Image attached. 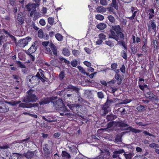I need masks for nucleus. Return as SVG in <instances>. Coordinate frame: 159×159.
Wrapping results in <instances>:
<instances>
[{
  "mask_svg": "<svg viewBox=\"0 0 159 159\" xmlns=\"http://www.w3.org/2000/svg\"><path fill=\"white\" fill-rule=\"evenodd\" d=\"M48 145L47 144H45V147L43 148V150L44 153V156L46 158L49 157L50 155V151L48 148L47 147L46 145Z\"/></svg>",
  "mask_w": 159,
  "mask_h": 159,
  "instance_id": "22",
  "label": "nucleus"
},
{
  "mask_svg": "<svg viewBox=\"0 0 159 159\" xmlns=\"http://www.w3.org/2000/svg\"><path fill=\"white\" fill-rule=\"evenodd\" d=\"M57 61V59L52 60L50 61V63L52 66H57L58 64Z\"/></svg>",
  "mask_w": 159,
  "mask_h": 159,
  "instance_id": "47",
  "label": "nucleus"
},
{
  "mask_svg": "<svg viewBox=\"0 0 159 159\" xmlns=\"http://www.w3.org/2000/svg\"><path fill=\"white\" fill-rule=\"evenodd\" d=\"M59 59L61 61H64V63L67 65H69L70 64V62L68 60L63 57H60Z\"/></svg>",
  "mask_w": 159,
  "mask_h": 159,
  "instance_id": "45",
  "label": "nucleus"
},
{
  "mask_svg": "<svg viewBox=\"0 0 159 159\" xmlns=\"http://www.w3.org/2000/svg\"><path fill=\"white\" fill-rule=\"evenodd\" d=\"M54 18L52 17H48V23L50 25H52L54 23Z\"/></svg>",
  "mask_w": 159,
  "mask_h": 159,
  "instance_id": "59",
  "label": "nucleus"
},
{
  "mask_svg": "<svg viewBox=\"0 0 159 159\" xmlns=\"http://www.w3.org/2000/svg\"><path fill=\"white\" fill-rule=\"evenodd\" d=\"M121 136L117 135L115 138V141L116 143H121L122 142L121 140Z\"/></svg>",
  "mask_w": 159,
  "mask_h": 159,
  "instance_id": "53",
  "label": "nucleus"
},
{
  "mask_svg": "<svg viewBox=\"0 0 159 159\" xmlns=\"http://www.w3.org/2000/svg\"><path fill=\"white\" fill-rule=\"evenodd\" d=\"M77 68L84 75H88L89 73H86L85 70L83 67L80 66H78Z\"/></svg>",
  "mask_w": 159,
  "mask_h": 159,
  "instance_id": "30",
  "label": "nucleus"
},
{
  "mask_svg": "<svg viewBox=\"0 0 159 159\" xmlns=\"http://www.w3.org/2000/svg\"><path fill=\"white\" fill-rule=\"evenodd\" d=\"M44 33L43 32L42 30L40 29L39 30L38 32V36L41 38H43L44 35Z\"/></svg>",
  "mask_w": 159,
  "mask_h": 159,
  "instance_id": "48",
  "label": "nucleus"
},
{
  "mask_svg": "<svg viewBox=\"0 0 159 159\" xmlns=\"http://www.w3.org/2000/svg\"><path fill=\"white\" fill-rule=\"evenodd\" d=\"M146 97L148 98L151 99L154 98L153 93L150 91L146 92Z\"/></svg>",
  "mask_w": 159,
  "mask_h": 159,
  "instance_id": "35",
  "label": "nucleus"
},
{
  "mask_svg": "<svg viewBox=\"0 0 159 159\" xmlns=\"http://www.w3.org/2000/svg\"><path fill=\"white\" fill-rule=\"evenodd\" d=\"M29 81L32 84L31 86L34 87L39 84L40 80L38 78H37L36 75L35 76H33L31 79H30Z\"/></svg>",
  "mask_w": 159,
  "mask_h": 159,
  "instance_id": "11",
  "label": "nucleus"
},
{
  "mask_svg": "<svg viewBox=\"0 0 159 159\" xmlns=\"http://www.w3.org/2000/svg\"><path fill=\"white\" fill-rule=\"evenodd\" d=\"M24 18L23 17L18 16L17 17V23L19 25H21L24 23Z\"/></svg>",
  "mask_w": 159,
  "mask_h": 159,
  "instance_id": "33",
  "label": "nucleus"
},
{
  "mask_svg": "<svg viewBox=\"0 0 159 159\" xmlns=\"http://www.w3.org/2000/svg\"><path fill=\"white\" fill-rule=\"evenodd\" d=\"M9 110V108L7 105L5 103L0 102V112L5 113Z\"/></svg>",
  "mask_w": 159,
  "mask_h": 159,
  "instance_id": "13",
  "label": "nucleus"
},
{
  "mask_svg": "<svg viewBox=\"0 0 159 159\" xmlns=\"http://www.w3.org/2000/svg\"><path fill=\"white\" fill-rule=\"evenodd\" d=\"M131 101H132V100L131 99H125V100H124L123 101V102H120V104H126L127 103H129Z\"/></svg>",
  "mask_w": 159,
  "mask_h": 159,
  "instance_id": "57",
  "label": "nucleus"
},
{
  "mask_svg": "<svg viewBox=\"0 0 159 159\" xmlns=\"http://www.w3.org/2000/svg\"><path fill=\"white\" fill-rule=\"evenodd\" d=\"M97 95L98 98L100 99H102L104 97L102 91L98 92L97 93Z\"/></svg>",
  "mask_w": 159,
  "mask_h": 159,
  "instance_id": "56",
  "label": "nucleus"
},
{
  "mask_svg": "<svg viewBox=\"0 0 159 159\" xmlns=\"http://www.w3.org/2000/svg\"><path fill=\"white\" fill-rule=\"evenodd\" d=\"M19 106L20 107L29 108V103H21L19 104Z\"/></svg>",
  "mask_w": 159,
  "mask_h": 159,
  "instance_id": "38",
  "label": "nucleus"
},
{
  "mask_svg": "<svg viewBox=\"0 0 159 159\" xmlns=\"http://www.w3.org/2000/svg\"><path fill=\"white\" fill-rule=\"evenodd\" d=\"M125 152V151L123 149H120L114 151L112 154V157L114 159L116 158H120V154H122Z\"/></svg>",
  "mask_w": 159,
  "mask_h": 159,
  "instance_id": "12",
  "label": "nucleus"
},
{
  "mask_svg": "<svg viewBox=\"0 0 159 159\" xmlns=\"http://www.w3.org/2000/svg\"><path fill=\"white\" fill-rule=\"evenodd\" d=\"M105 43L110 48H112L114 46V43L113 41L111 40H106L105 41Z\"/></svg>",
  "mask_w": 159,
  "mask_h": 159,
  "instance_id": "32",
  "label": "nucleus"
},
{
  "mask_svg": "<svg viewBox=\"0 0 159 159\" xmlns=\"http://www.w3.org/2000/svg\"><path fill=\"white\" fill-rule=\"evenodd\" d=\"M120 70L121 72L123 73H125V68L124 64L122 65L120 69Z\"/></svg>",
  "mask_w": 159,
  "mask_h": 159,
  "instance_id": "61",
  "label": "nucleus"
},
{
  "mask_svg": "<svg viewBox=\"0 0 159 159\" xmlns=\"http://www.w3.org/2000/svg\"><path fill=\"white\" fill-rule=\"evenodd\" d=\"M117 116L113 114L107 115L106 117V119L107 121H113V120H115Z\"/></svg>",
  "mask_w": 159,
  "mask_h": 159,
  "instance_id": "20",
  "label": "nucleus"
},
{
  "mask_svg": "<svg viewBox=\"0 0 159 159\" xmlns=\"http://www.w3.org/2000/svg\"><path fill=\"white\" fill-rule=\"evenodd\" d=\"M70 64L73 67H75L78 64V61L76 59L73 60L71 62Z\"/></svg>",
  "mask_w": 159,
  "mask_h": 159,
  "instance_id": "44",
  "label": "nucleus"
},
{
  "mask_svg": "<svg viewBox=\"0 0 159 159\" xmlns=\"http://www.w3.org/2000/svg\"><path fill=\"white\" fill-rule=\"evenodd\" d=\"M149 146L150 148H152L154 149H156L159 147V146L158 145V144L154 143H152L150 144L149 145Z\"/></svg>",
  "mask_w": 159,
  "mask_h": 159,
  "instance_id": "40",
  "label": "nucleus"
},
{
  "mask_svg": "<svg viewBox=\"0 0 159 159\" xmlns=\"http://www.w3.org/2000/svg\"><path fill=\"white\" fill-rule=\"evenodd\" d=\"M123 155L125 158V159H131V157L130 154L124 153Z\"/></svg>",
  "mask_w": 159,
  "mask_h": 159,
  "instance_id": "62",
  "label": "nucleus"
},
{
  "mask_svg": "<svg viewBox=\"0 0 159 159\" xmlns=\"http://www.w3.org/2000/svg\"><path fill=\"white\" fill-rule=\"evenodd\" d=\"M119 25L112 26L109 30V38L113 39L116 41L120 40H124L125 39V35Z\"/></svg>",
  "mask_w": 159,
  "mask_h": 159,
  "instance_id": "1",
  "label": "nucleus"
},
{
  "mask_svg": "<svg viewBox=\"0 0 159 159\" xmlns=\"http://www.w3.org/2000/svg\"><path fill=\"white\" fill-rule=\"evenodd\" d=\"M106 25L103 23H101L98 24L97 25V27L100 30H103L106 28Z\"/></svg>",
  "mask_w": 159,
  "mask_h": 159,
  "instance_id": "28",
  "label": "nucleus"
},
{
  "mask_svg": "<svg viewBox=\"0 0 159 159\" xmlns=\"http://www.w3.org/2000/svg\"><path fill=\"white\" fill-rule=\"evenodd\" d=\"M96 9L97 11L100 13L105 12L106 10V9L105 7L102 6L98 7Z\"/></svg>",
  "mask_w": 159,
  "mask_h": 159,
  "instance_id": "29",
  "label": "nucleus"
},
{
  "mask_svg": "<svg viewBox=\"0 0 159 159\" xmlns=\"http://www.w3.org/2000/svg\"><path fill=\"white\" fill-rule=\"evenodd\" d=\"M62 52L63 54L66 56H69L70 55V52L67 48H64L62 51Z\"/></svg>",
  "mask_w": 159,
  "mask_h": 159,
  "instance_id": "34",
  "label": "nucleus"
},
{
  "mask_svg": "<svg viewBox=\"0 0 159 159\" xmlns=\"http://www.w3.org/2000/svg\"><path fill=\"white\" fill-rule=\"evenodd\" d=\"M75 113L78 114V115L83 114L84 113V110L83 108L81 105H77L75 108Z\"/></svg>",
  "mask_w": 159,
  "mask_h": 159,
  "instance_id": "17",
  "label": "nucleus"
},
{
  "mask_svg": "<svg viewBox=\"0 0 159 159\" xmlns=\"http://www.w3.org/2000/svg\"><path fill=\"white\" fill-rule=\"evenodd\" d=\"M57 98V97L53 96L50 97H43L39 102V104L40 105H44L48 104L50 102L52 103L53 101H54Z\"/></svg>",
  "mask_w": 159,
  "mask_h": 159,
  "instance_id": "3",
  "label": "nucleus"
},
{
  "mask_svg": "<svg viewBox=\"0 0 159 159\" xmlns=\"http://www.w3.org/2000/svg\"><path fill=\"white\" fill-rule=\"evenodd\" d=\"M99 38L103 40H105L106 39V35L103 33H101L99 35Z\"/></svg>",
  "mask_w": 159,
  "mask_h": 159,
  "instance_id": "55",
  "label": "nucleus"
},
{
  "mask_svg": "<svg viewBox=\"0 0 159 159\" xmlns=\"http://www.w3.org/2000/svg\"><path fill=\"white\" fill-rule=\"evenodd\" d=\"M72 53L75 57H77L79 53V52L77 50H73L72 51Z\"/></svg>",
  "mask_w": 159,
  "mask_h": 159,
  "instance_id": "60",
  "label": "nucleus"
},
{
  "mask_svg": "<svg viewBox=\"0 0 159 159\" xmlns=\"http://www.w3.org/2000/svg\"><path fill=\"white\" fill-rule=\"evenodd\" d=\"M148 47L147 45H143L142 47V50L143 52L146 53L148 50Z\"/></svg>",
  "mask_w": 159,
  "mask_h": 159,
  "instance_id": "51",
  "label": "nucleus"
},
{
  "mask_svg": "<svg viewBox=\"0 0 159 159\" xmlns=\"http://www.w3.org/2000/svg\"><path fill=\"white\" fill-rule=\"evenodd\" d=\"M107 18L109 21L111 23H114L115 22V20L114 17L112 15H109Z\"/></svg>",
  "mask_w": 159,
  "mask_h": 159,
  "instance_id": "39",
  "label": "nucleus"
},
{
  "mask_svg": "<svg viewBox=\"0 0 159 159\" xmlns=\"http://www.w3.org/2000/svg\"><path fill=\"white\" fill-rule=\"evenodd\" d=\"M114 78L116 80L117 84L118 85H120L122 82L121 76L120 75H115Z\"/></svg>",
  "mask_w": 159,
  "mask_h": 159,
  "instance_id": "23",
  "label": "nucleus"
},
{
  "mask_svg": "<svg viewBox=\"0 0 159 159\" xmlns=\"http://www.w3.org/2000/svg\"><path fill=\"white\" fill-rule=\"evenodd\" d=\"M148 11L149 12L148 14L149 19L151 20L154 17L155 12L154 9L152 8L149 9Z\"/></svg>",
  "mask_w": 159,
  "mask_h": 159,
  "instance_id": "25",
  "label": "nucleus"
},
{
  "mask_svg": "<svg viewBox=\"0 0 159 159\" xmlns=\"http://www.w3.org/2000/svg\"><path fill=\"white\" fill-rule=\"evenodd\" d=\"M53 106L57 109L59 108L61 106L64 104L61 98H59L58 100L56 101H53Z\"/></svg>",
  "mask_w": 159,
  "mask_h": 159,
  "instance_id": "16",
  "label": "nucleus"
},
{
  "mask_svg": "<svg viewBox=\"0 0 159 159\" xmlns=\"http://www.w3.org/2000/svg\"><path fill=\"white\" fill-rule=\"evenodd\" d=\"M109 97H107V99L106 102L105 103L107 105H110V104L113 103V101L112 99H109Z\"/></svg>",
  "mask_w": 159,
  "mask_h": 159,
  "instance_id": "58",
  "label": "nucleus"
},
{
  "mask_svg": "<svg viewBox=\"0 0 159 159\" xmlns=\"http://www.w3.org/2000/svg\"><path fill=\"white\" fill-rule=\"evenodd\" d=\"M59 79L60 80H62L65 77V72L62 70L61 71L59 75Z\"/></svg>",
  "mask_w": 159,
  "mask_h": 159,
  "instance_id": "43",
  "label": "nucleus"
},
{
  "mask_svg": "<svg viewBox=\"0 0 159 159\" xmlns=\"http://www.w3.org/2000/svg\"><path fill=\"white\" fill-rule=\"evenodd\" d=\"M62 157L64 159H70V155L65 151H63L62 152Z\"/></svg>",
  "mask_w": 159,
  "mask_h": 159,
  "instance_id": "24",
  "label": "nucleus"
},
{
  "mask_svg": "<svg viewBox=\"0 0 159 159\" xmlns=\"http://www.w3.org/2000/svg\"><path fill=\"white\" fill-rule=\"evenodd\" d=\"M44 71L41 69H39V72H37L36 74V76L37 78L40 80L41 81L45 83L46 80H48V79L44 76Z\"/></svg>",
  "mask_w": 159,
  "mask_h": 159,
  "instance_id": "8",
  "label": "nucleus"
},
{
  "mask_svg": "<svg viewBox=\"0 0 159 159\" xmlns=\"http://www.w3.org/2000/svg\"><path fill=\"white\" fill-rule=\"evenodd\" d=\"M57 109L58 111L61 116H70V113L67 112L69 110L66 108L64 104Z\"/></svg>",
  "mask_w": 159,
  "mask_h": 159,
  "instance_id": "5",
  "label": "nucleus"
},
{
  "mask_svg": "<svg viewBox=\"0 0 159 159\" xmlns=\"http://www.w3.org/2000/svg\"><path fill=\"white\" fill-rule=\"evenodd\" d=\"M21 156V154L19 153H13L12 155L10 157L9 159H19V156Z\"/></svg>",
  "mask_w": 159,
  "mask_h": 159,
  "instance_id": "27",
  "label": "nucleus"
},
{
  "mask_svg": "<svg viewBox=\"0 0 159 159\" xmlns=\"http://www.w3.org/2000/svg\"><path fill=\"white\" fill-rule=\"evenodd\" d=\"M131 12L132 13V15L128 18L130 20H132L136 18V14L137 13L139 14V9L136 7H131Z\"/></svg>",
  "mask_w": 159,
  "mask_h": 159,
  "instance_id": "10",
  "label": "nucleus"
},
{
  "mask_svg": "<svg viewBox=\"0 0 159 159\" xmlns=\"http://www.w3.org/2000/svg\"><path fill=\"white\" fill-rule=\"evenodd\" d=\"M30 137H28L25 139H22L20 140V143H23V144H25L27 143H28L29 142H30Z\"/></svg>",
  "mask_w": 159,
  "mask_h": 159,
  "instance_id": "46",
  "label": "nucleus"
},
{
  "mask_svg": "<svg viewBox=\"0 0 159 159\" xmlns=\"http://www.w3.org/2000/svg\"><path fill=\"white\" fill-rule=\"evenodd\" d=\"M76 159H86L85 157L82 155H78L76 157Z\"/></svg>",
  "mask_w": 159,
  "mask_h": 159,
  "instance_id": "64",
  "label": "nucleus"
},
{
  "mask_svg": "<svg viewBox=\"0 0 159 159\" xmlns=\"http://www.w3.org/2000/svg\"><path fill=\"white\" fill-rule=\"evenodd\" d=\"M38 42L37 41H35L34 43L32 45L30 48L28 49L27 52H26V53H34L36 50L37 47Z\"/></svg>",
  "mask_w": 159,
  "mask_h": 159,
  "instance_id": "9",
  "label": "nucleus"
},
{
  "mask_svg": "<svg viewBox=\"0 0 159 159\" xmlns=\"http://www.w3.org/2000/svg\"><path fill=\"white\" fill-rule=\"evenodd\" d=\"M151 26L153 30H155L156 29V25L155 22L152 21L151 23Z\"/></svg>",
  "mask_w": 159,
  "mask_h": 159,
  "instance_id": "54",
  "label": "nucleus"
},
{
  "mask_svg": "<svg viewBox=\"0 0 159 159\" xmlns=\"http://www.w3.org/2000/svg\"><path fill=\"white\" fill-rule=\"evenodd\" d=\"M39 103H29V108H30L32 107H39Z\"/></svg>",
  "mask_w": 159,
  "mask_h": 159,
  "instance_id": "41",
  "label": "nucleus"
},
{
  "mask_svg": "<svg viewBox=\"0 0 159 159\" xmlns=\"http://www.w3.org/2000/svg\"><path fill=\"white\" fill-rule=\"evenodd\" d=\"M112 7H110L107 8V9L108 11L110 12V14H111L112 13L113 14L116 15V13L115 11L113 9V7L111 6Z\"/></svg>",
  "mask_w": 159,
  "mask_h": 159,
  "instance_id": "37",
  "label": "nucleus"
},
{
  "mask_svg": "<svg viewBox=\"0 0 159 159\" xmlns=\"http://www.w3.org/2000/svg\"><path fill=\"white\" fill-rule=\"evenodd\" d=\"M153 44V45L155 49H158V45L157 43V41L156 40H153L152 42Z\"/></svg>",
  "mask_w": 159,
  "mask_h": 159,
  "instance_id": "49",
  "label": "nucleus"
},
{
  "mask_svg": "<svg viewBox=\"0 0 159 159\" xmlns=\"http://www.w3.org/2000/svg\"><path fill=\"white\" fill-rule=\"evenodd\" d=\"M95 18L97 20H102L104 19V17L102 15L98 14L95 16Z\"/></svg>",
  "mask_w": 159,
  "mask_h": 159,
  "instance_id": "42",
  "label": "nucleus"
},
{
  "mask_svg": "<svg viewBox=\"0 0 159 159\" xmlns=\"http://www.w3.org/2000/svg\"><path fill=\"white\" fill-rule=\"evenodd\" d=\"M26 8L27 9V11H30L31 10H36V6L35 3H29L25 6Z\"/></svg>",
  "mask_w": 159,
  "mask_h": 159,
  "instance_id": "18",
  "label": "nucleus"
},
{
  "mask_svg": "<svg viewBox=\"0 0 159 159\" xmlns=\"http://www.w3.org/2000/svg\"><path fill=\"white\" fill-rule=\"evenodd\" d=\"M121 55L124 59L125 60H126L127 59V54L125 51L123 50L121 51Z\"/></svg>",
  "mask_w": 159,
  "mask_h": 159,
  "instance_id": "52",
  "label": "nucleus"
},
{
  "mask_svg": "<svg viewBox=\"0 0 159 159\" xmlns=\"http://www.w3.org/2000/svg\"><path fill=\"white\" fill-rule=\"evenodd\" d=\"M110 105H107L105 103L101 107V109L100 111V114L102 116H105L110 111Z\"/></svg>",
  "mask_w": 159,
  "mask_h": 159,
  "instance_id": "6",
  "label": "nucleus"
},
{
  "mask_svg": "<svg viewBox=\"0 0 159 159\" xmlns=\"http://www.w3.org/2000/svg\"><path fill=\"white\" fill-rule=\"evenodd\" d=\"M111 67L113 70H114L117 68V65L116 63H112L111 65Z\"/></svg>",
  "mask_w": 159,
  "mask_h": 159,
  "instance_id": "63",
  "label": "nucleus"
},
{
  "mask_svg": "<svg viewBox=\"0 0 159 159\" xmlns=\"http://www.w3.org/2000/svg\"><path fill=\"white\" fill-rule=\"evenodd\" d=\"M107 0L109 1L110 0ZM110 5L114 7L116 10L118 9V2L117 0H112V2L110 4Z\"/></svg>",
  "mask_w": 159,
  "mask_h": 159,
  "instance_id": "26",
  "label": "nucleus"
},
{
  "mask_svg": "<svg viewBox=\"0 0 159 159\" xmlns=\"http://www.w3.org/2000/svg\"><path fill=\"white\" fill-rule=\"evenodd\" d=\"M68 148H69V151L70 152L72 153L77 152V148L75 146H74L71 147L68 146Z\"/></svg>",
  "mask_w": 159,
  "mask_h": 159,
  "instance_id": "31",
  "label": "nucleus"
},
{
  "mask_svg": "<svg viewBox=\"0 0 159 159\" xmlns=\"http://www.w3.org/2000/svg\"><path fill=\"white\" fill-rule=\"evenodd\" d=\"M107 128H101L100 130H103V131H107L109 128H111L112 126H114L115 127L114 121H112L109 122L107 124Z\"/></svg>",
  "mask_w": 159,
  "mask_h": 159,
  "instance_id": "19",
  "label": "nucleus"
},
{
  "mask_svg": "<svg viewBox=\"0 0 159 159\" xmlns=\"http://www.w3.org/2000/svg\"><path fill=\"white\" fill-rule=\"evenodd\" d=\"M56 39L59 41H61L63 39V36L60 34H57L55 35Z\"/></svg>",
  "mask_w": 159,
  "mask_h": 159,
  "instance_id": "36",
  "label": "nucleus"
},
{
  "mask_svg": "<svg viewBox=\"0 0 159 159\" xmlns=\"http://www.w3.org/2000/svg\"><path fill=\"white\" fill-rule=\"evenodd\" d=\"M49 46L50 48L48 47L46 48V53L48 54H52V52L55 56H57V48L52 43H51Z\"/></svg>",
  "mask_w": 159,
  "mask_h": 159,
  "instance_id": "4",
  "label": "nucleus"
},
{
  "mask_svg": "<svg viewBox=\"0 0 159 159\" xmlns=\"http://www.w3.org/2000/svg\"><path fill=\"white\" fill-rule=\"evenodd\" d=\"M38 100L34 91L30 89L27 92V95L23 98L22 101L25 103H28L35 102Z\"/></svg>",
  "mask_w": 159,
  "mask_h": 159,
  "instance_id": "2",
  "label": "nucleus"
},
{
  "mask_svg": "<svg viewBox=\"0 0 159 159\" xmlns=\"http://www.w3.org/2000/svg\"><path fill=\"white\" fill-rule=\"evenodd\" d=\"M31 39L30 37H27L22 40H20L19 43L18 45L20 47H24Z\"/></svg>",
  "mask_w": 159,
  "mask_h": 159,
  "instance_id": "7",
  "label": "nucleus"
},
{
  "mask_svg": "<svg viewBox=\"0 0 159 159\" xmlns=\"http://www.w3.org/2000/svg\"><path fill=\"white\" fill-rule=\"evenodd\" d=\"M67 106L69 108L70 110L73 111V113H75V106H73L71 104L69 103L67 105Z\"/></svg>",
  "mask_w": 159,
  "mask_h": 159,
  "instance_id": "50",
  "label": "nucleus"
},
{
  "mask_svg": "<svg viewBox=\"0 0 159 159\" xmlns=\"http://www.w3.org/2000/svg\"><path fill=\"white\" fill-rule=\"evenodd\" d=\"M114 124L115 127H127L129 126L127 124L125 123L124 121L121 120H120L118 121H115Z\"/></svg>",
  "mask_w": 159,
  "mask_h": 159,
  "instance_id": "15",
  "label": "nucleus"
},
{
  "mask_svg": "<svg viewBox=\"0 0 159 159\" xmlns=\"http://www.w3.org/2000/svg\"><path fill=\"white\" fill-rule=\"evenodd\" d=\"M34 152L28 151L26 152H24L22 155V156L24 157L27 159H32L34 158Z\"/></svg>",
  "mask_w": 159,
  "mask_h": 159,
  "instance_id": "14",
  "label": "nucleus"
},
{
  "mask_svg": "<svg viewBox=\"0 0 159 159\" xmlns=\"http://www.w3.org/2000/svg\"><path fill=\"white\" fill-rule=\"evenodd\" d=\"M126 130H129V131H131L133 133H140L142 131V130H139L132 127L131 126H129L126 129Z\"/></svg>",
  "mask_w": 159,
  "mask_h": 159,
  "instance_id": "21",
  "label": "nucleus"
}]
</instances>
